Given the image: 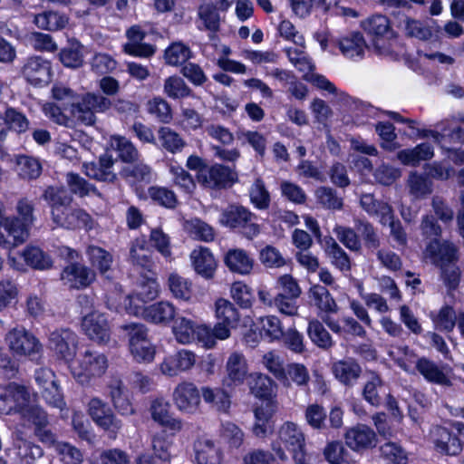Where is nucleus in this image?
Returning <instances> with one entry per match:
<instances>
[{
  "instance_id": "f257e3e1",
  "label": "nucleus",
  "mask_w": 464,
  "mask_h": 464,
  "mask_svg": "<svg viewBox=\"0 0 464 464\" xmlns=\"http://www.w3.org/2000/svg\"><path fill=\"white\" fill-rule=\"evenodd\" d=\"M257 217L248 208L241 205H229L220 216L219 222L225 227L238 229L244 237L253 239L260 234V226L256 223Z\"/></svg>"
},
{
  "instance_id": "f03ea898",
  "label": "nucleus",
  "mask_w": 464,
  "mask_h": 464,
  "mask_svg": "<svg viewBox=\"0 0 464 464\" xmlns=\"http://www.w3.org/2000/svg\"><path fill=\"white\" fill-rule=\"evenodd\" d=\"M109 366L105 354L97 351L86 350L78 361L77 366H71V372L78 382L88 384L93 378L102 377Z\"/></svg>"
},
{
  "instance_id": "7ed1b4c3",
  "label": "nucleus",
  "mask_w": 464,
  "mask_h": 464,
  "mask_svg": "<svg viewBox=\"0 0 464 464\" xmlns=\"http://www.w3.org/2000/svg\"><path fill=\"white\" fill-rule=\"evenodd\" d=\"M88 413L92 421L107 437L115 440L122 429V421L116 417L111 407L100 398H92L88 403Z\"/></svg>"
},
{
  "instance_id": "20e7f679",
  "label": "nucleus",
  "mask_w": 464,
  "mask_h": 464,
  "mask_svg": "<svg viewBox=\"0 0 464 464\" xmlns=\"http://www.w3.org/2000/svg\"><path fill=\"white\" fill-rule=\"evenodd\" d=\"M30 399V392L24 385L16 382L0 384V414H19Z\"/></svg>"
},
{
  "instance_id": "39448f33",
  "label": "nucleus",
  "mask_w": 464,
  "mask_h": 464,
  "mask_svg": "<svg viewBox=\"0 0 464 464\" xmlns=\"http://www.w3.org/2000/svg\"><path fill=\"white\" fill-rule=\"evenodd\" d=\"M47 347L58 359L71 362L77 353V334L68 328L55 329L49 334Z\"/></svg>"
},
{
  "instance_id": "423d86ee",
  "label": "nucleus",
  "mask_w": 464,
  "mask_h": 464,
  "mask_svg": "<svg viewBox=\"0 0 464 464\" xmlns=\"http://www.w3.org/2000/svg\"><path fill=\"white\" fill-rule=\"evenodd\" d=\"M10 352L14 355L31 356L42 352L43 345L30 332L24 328H14L5 335Z\"/></svg>"
},
{
  "instance_id": "0eeeda50",
  "label": "nucleus",
  "mask_w": 464,
  "mask_h": 464,
  "mask_svg": "<svg viewBox=\"0 0 464 464\" xmlns=\"http://www.w3.org/2000/svg\"><path fill=\"white\" fill-rule=\"evenodd\" d=\"M21 75L31 85L48 84L52 80L51 62L38 55L28 57L21 68Z\"/></svg>"
},
{
  "instance_id": "6e6552de",
  "label": "nucleus",
  "mask_w": 464,
  "mask_h": 464,
  "mask_svg": "<svg viewBox=\"0 0 464 464\" xmlns=\"http://www.w3.org/2000/svg\"><path fill=\"white\" fill-rule=\"evenodd\" d=\"M130 313L140 315L144 320L156 324H169L175 318L176 308L169 301H160L148 306L130 307Z\"/></svg>"
},
{
  "instance_id": "1a4fd4ad",
  "label": "nucleus",
  "mask_w": 464,
  "mask_h": 464,
  "mask_svg": "<svg viewBox=\"0 0 464 464\" xmlns=\"http://www.w3.org/2000/svg\"><path fill=\"white\" fill-rule=\"evenodd\" d=\"M29 237V228L19 218H6L0 222V246L12 249L23 244Z\"/></svg>"
},
{
  "instance_id": "9d476101",
  "label": "nucleus",
  "mask_w": 464,
  "mask_h": 464,
  "mask_svg": "<svg viewBox=\"0 0 464 464\" xmlns=\"http://www.w3.org/2000/svg\"><path fill=\"white\" fill-rule=\"evenodd\" d=\"M82 329L88 338L99 344H106L111 339V327L105 314L92 311L82 320Z\"/></svg>"
},
{
  "instance_id": "9b49d317",
  "label": "nucleus",
  "mask_w": 464,
  "mask_h": 464,
  "mask_svg": "<svg viewBox=\"0 0 464 464\" xmlns=\"http://www.w3.org/2000/svg\"><path fill=\"white\" fill-rule=\"evenodd\" d=\"M198 28L208 32L210 40L217 38V34L221 29L225 15L219 11L215 3L203 1L197 9Z\"/></svg>"
},
{
  "instance_id": "f8f14e48",
  "label": "nucleus",
  "mask_w": 464,
  "mask_h": 464,
  "mask_svg": "<svg viewBox=\"0 0 464 464\" xmlns=\"http://www.w3.org/2000/svg\"><path fill=\"white\" fill-rule=\"evenodd\" d=\"M237 173L229 167L216 164L200 169L198 181L210 188H221L231 186L237 180Z\"/></svg>"
},
{
  "instance_id": "ddd939ff",
  "label": "nucleus",
  "mask_w": 464,
  "mask_h": 464,
  "mask_svg": "<svg viewBox=\"0 0 464 464\" xmlns=\"http://www.w3.org/2000/svg\"><path fill=\"white\" fill-rule=\"evenodd\" d=\"M197 359L194 352L181 349L165 357L160 364V371L162 374L169 377L178 376L181 372L190 371L195 366Z\"/></svg>"
},
{
  "instance_id": "4468645a",
  "label": "nucleus",
  "mask_w": 464,
  "mask_h": 464,
  "mask_svg": "<svg viewBox=\"0 0 464 464\" xmlns=\"http://www.w3.org/2000/svg\"><path fill=\"white\" fill-rule=\"evenodd\" d=\"M172 399L176 407L182 412H195L200 403V394L191 382H181L174 389Z\"/></svg>"
},
{
  "instance_id": "2eb2a0df",
  "label": "nucleus",
  "mask_w": 464,
  "mask_h": 464,
  "mask_svg": "<svg viewBox=\"0 0 464 464\" xmlns=\"http://www.w3.org/2000/svg\"><path fill=\"white\" fill-rule=\"evenodd\" d=\"M431 441L437 452L447 456H457L462 451L459 438L442 426H434L430 430Z\"/></svg>"
},
{
  "instance_id": "dca6fc26",
  "label": "nucleus",
  "mask_w": 464,
  "mask_h": 464,
  "mask_svg": "<svg viewBox=\"0 0 464 464\" xmlns=\"http://www.w3.org/2000/svg\"><path fill=\"white\" fill-rule=\"evenodd\" d=\"M62 280L72 288H85L94 282L96 275L90 267L78 262L70 263L61 274Z\"/></svg>"
},
{
  "instance_id": "f3484780",
  "label": "nucleus",
  "mask_w": 464,
  "mask_h": 464,
  "mask_svg": "<svg viewBox=\"0 0 464 464\" xmlns=\"http://www.w3.org/2000/svg\"><path fill=\"white\" fill-rule=\"evenodd\" d=\"M345 444L354 451L371 449L376 444L375 432L365 424H357L346 430Z\"/></svg>"
},
{
  "instance_id": "a211bd4d",
  "label": "nucleus",
  "mask_w": 464,
  "mask_h": 464,
  "mask_svg": "<svg viewBox=\"0 0 464 464\" xmlns=\"http://www.w3.org/2000/svg\"><path fill=\"white\" fill-rule=\"evenodd\" d=\"M152 254L145 237H140L130 243L128 261L133 266L151 273L154 268Z\"/></svg>"
},
{
  "instance_id": "6ab92c4d",
  "label": "nucleus",
  "mask_w": 464,
  "mask_h": 464,
  "mask_svg": "<svg viewBox=\"0 0 464 464\" xmlns=\"http://www.w3.org/2000/svg\"><path fill=\"white\" fill-rule=\"evenodd\" d=\"M150 411L152 420L175 434L182 430L180 419L174 418L170 413V404L162 398L151 401Z\"/></svg>"
},
{
  "instance_id": "aec40b11",
  "label": "nucleus",
  "mask_w": 464,
  "mask_h": 464,
  "mask_svg": "<svg viewBox=\"0 0 464 464\" xmlns=\"http://www.w3.org/2000/svg\"><path fill=\"white\" fill-rule=\"evenodd\" d=\"M128 42L123 45L126 53L138 57H150L154 54L155 47L143 42L146 33L139 25H133L126 32Z\"/></svg>"
},
{
  "instance_id": "412c9836",
  "label": "nucleus",
  "mask_w": 464,
  "mask_h": 464,
  "mask_svg": "<svg viewBox=\"0 0 464 464\" xmlns=\"http://www.w3.org/2000/svg\"><path fill=\"white\" fill-rule=\"evenodd\" d=\"M332 371L335 379L346 387L354 386L362 372L358 362L351 357L334 362Z\"/></svg>"
},
{
  "instance_id": "4be33fe9",
  "label": "nucleus",
  "mask_w": 464,
  "mask_h": 464,
  "mask_svg": "<svg viewBox=\"0 0 464 464\" xmlns=\"http://www.w3.org/2000/svg\"><path fill=\"white\" fill-rule=\"evenodd\" d=\"M439 130H428L424 137L431 136L441 148L449 147L448 144H459L464 141V129L454 121H442L438 126Z\"/></svg>"
},
{
  "instance_id": "5701e85b",
  "label": "nucleus",
  "mask_w": 464,
  "mask_h": 464,
  "mask_svg": "<svg viewBox=\"0 0 464 464\" xmlns=\"http://www.w3.org/2000/svg\"><path fill=\"white\" fill-rule=\"evenodd\" d=\"M425 254L437 266L442 267L446 265L455 263L457 260V248L449 242L440 244L437 239L429 243Z\"/></svg>"
},
{
  "instance_id": "b1692460",
  "label": "nucleus",
  "mask_w": 464,
  "mask_h": 464,
  "mask_svg": "<svg viewBox=\"0 0 464 464\" xmlns=\"http://www.w3.org/2000/svg\"><path fill=\"white\" fill-rule=\"evenodd\" d=\"M420 373L427 382L441 386L452 385L448 374L435 362L427 357H420L415 366V373Z\"/></svg>"
},
{
  "instance_id": "393cba45",
  "label": "nucleus",
  "mask_w": 464,
  "mask_h": 464,
  "mask_svg": "<svg viewBox=\"0 0 464 464\" xmlns=\"http://www.w3.org/2000/svg\"><path fill=\"white\" fill-rule=\"evenodd\" d=\"M337 45L343 56L349 59H362L367 48L362 34L352 32L337 41Z\"/></svg>"
},
{
  "instance_id": "a878e982",
  "label": "nucleus",
  "mask_w": 464,
  "mask_h": 464,
  "mask_svg": "<svg viewBox=\"0 0 464 464\" xmlns=\"http://www.w3.org/2000/svg\"><path fill=\"white\" fill-rule=\"evenodd\" d=\"M227 386H237L243 383L247 374V364L245 356L237 352L232 353L226 364Z\"/></svg>"
},
{
  "instance_id": "bb28decb",
  "label": "nucleus",
  "mask_w": 464,
  "mask_h": 464,
  "mask_svg": "<svg viewBox=\"0 0 464 464\" xmlns=\"http://www.w3.org/2000/svg\"><path fill=\"white\" fill-rule=\"evenodd\" d=\"M150 276L142 278L135 290V292L129 296V305L127 306L130 311V308H134L135 305H139L136 302L141 301L146 303L151 301L158 296L159 294V284L156 280L155 274L150 273Z\"/></svg>"
},
{
  "instance_id": "cd10ccee",
  "label": "nucleus",
  "mask_w": 464,
  "mask_h": 464,
  "mask_svg": "<svg viewBox=\"0 0 464 464\" xmlns=\"http://www.w3.org/2000/svg\"><path fill=\"white\" fill-rule=\"evenodd\" d=\"M195 271L201 276L212 278L217 268L216 260L208 248L200 246L190 254Z\"/></svg>"
},
{
  "instance_id": "c85d7f7f",
  "label": "nucleus",
  "mask_w": 464,
  "mask_h": 464,
  "mask_svg": "<svg viewBox=\"0 0 464 464\" xmlns=\"http://www.w3.org/2000/svg\"><path fill=\"white\" fill-rule=\"evenodd\" d=\"M278 437L288 450L305 447V437L301 428L295 422L286 421L279 429Z\"/></svg>"
},
{
  "instance_id": "c756f323",
  "label": "nucleus",
  "mask_w": 464,
  "mask_h": 464,
  "mask_svg": "<svg viewBox=\"0 0 464 464\" xmlns=\"http://www.w3.org/2000/svg\"><path fill=\"white\" fill-rule=\"evenodd\" d=\"M390 358L404 372L415 373V366L418 364L419 357L409 346H392L389 353Z\"/></svg>"
},
{
  "instance_id": "7c9ffc66",
  "label": "nucleus",
  "mask_w": 464,
  "mask_h": 464,
  "mask_svg": "<svg viewBox=\"0 0 464 464\" xmlns=\"http://www.w3.org/2000/svg\"><path fill=\"white\" fill-rule=\"evenodd\" d=\"M225 264L230 271L239 275H248L254 266V260L243 249H231L225 256Z\"/></svg>"
},
{
  "instance_id": "2f4dec72",
  "label": "nucleus",
  "mask_w": 464,
  "mask_h": 464,
  "mask_svg": "<svg viewBox=\"0 0 464 464\" xmlns=\"http://www.w3.org/2000/svg\"><path fill=\"white\" fill-rule=\"evenodd\" d=\"M321 318L335 334L344 332L347 334L360 338H364L366 336V331L363 326L351 316H345L343 318V326H341L336 320L331 318L329 315H322Z\"/></svg>"
},
{
  "instance_id": "473e14b6",
  "label": "nucleus",
  "mask_w": 464,
  "mask_h": 464,
  "mask_svg": "<svg viewBox=\"0 0 464 464\" xmlns=\"http://www.w3.org/2000/svg\"><path fill=\"white\" fill-rule=\"evenodd\" d=\"M202 397L206 403L217 411L227 413L231 406L230 396L220 388H202Z\"/></svg>"
},
{
  "instance_id": "72a5a7b5",
  "label": "nucleus",
  "mask_w": 464,
  "mask_h": 464,
  "mask_svg": "<svg viewBox=\"0 0 464 464\" xmlns=\"http://www.w3.org/2000/svg\"><path fill=\"white\" fill-rule=\"evenodd\" d=\"M68 23L69 18L65 14L53 11H45L34 17V24L38 28L47 31L63 29Z\"/></svg>"
},
{
  "instance_id": "f704fd0d",
  "label": "nucleus",
  "mask_w": 464,
  "mask_h": 464,
  "mask_svg": "<svg viewBox=\"0 0 464 464\" xmlns=\"http://www.w3.org/2000/svg\"><path fill=\"white\" fill-rule=\"evenodd\" d=\"M22 256L25 264L34 269L45 270L53 266V259L44 252L40 247L28 246L22 252Z\"/></svg>"
},
{
  "instance_id": "c9c22d12",
  "label": "nucleus",
  "mask_w": 464,
  "mask_h": 464,
  "mask_svg": "<svg viewBox=\"0 0 464 464\" xmlns=\"http://www.w3.org/2000/svg\"><path fill=\"white\" fill-rule=\"evenodd\" d=\"M16 171L19 177L24 180L38 179L43 170L42 164L37 158L28 155L16 157Z\"/></svg>"
},
{
  "instance_id": "e433bc0d",
  "label": "nucleus",
  "mask_w": 464,
  "mask_h": 464,
  "mask_svg": "<svg viewBox=\"0 0 464 464\" xmlns=\"http://www.w3.org/2000/svg\"><path fill=\"white\" fill-rule=\"evenodd\" d=\"M310 295L314 302L315 306L320 311L325 313L324 315H329V314H336L338 312V305L335 300L324 286L320 285L312 286L310 288Z\"/></svg>"
},
{
  "instance_id": "4c0bfd02",
  "label": "nucleus",
  "mask_w": 464,
  "mask_h": 464,
  "mask_svg": "<svg viewBox=\"0 0 464 464\" xmlns=\"http://www.w3.org/2000/svg\"><path fill=\"white\" fill-rule=\"evenodd\" d=\"M410 194L415 198H422L432 192L433 184L430 179L424 174L411 171L407 179Z\"/></svg>"
},
{
  "instance_id": "58836bf2",
  "label": "nucleus",
  "mask_w": 464,
  "mask_h": 464,
  "mask_svg": "<svg viewBox=\"0 0 464 464\" xmlns=\"http://www.w3.org/2000/svg\"><path fill=\"white\" fill-rule=\"evenodd\" d=\"M325 252L331 258L332 264L343 272L351 270V260L347 253L333 237L325 238Z\"/></svg>"
},
{
  "instance_id": "ea45409f",
  "label": "nucleus",
  "mask_w": 464,
  "mask_h": 464,
  "mask_svg": "<svg viewBox=\"0 0 464 464\" xmlns=\"http://www.w3.org/2000/svg\"><path fill=\"white\" fill-rule=\"evenodd\" d=\"M197 324L184 316L177 317L172 326L176 341L181 344H188L195 341Z\"/></svg>"
},
{
  "instance_id": "a19ab883",
  "label": "nucleus",
  "mask_w": 464,
  "mask_h": 464,
  "mask_svg": "<svg viewBox=\"0 0 464 464\" xmlns=\"http://www.w3.org/2000/svg\"><path fill=\"white\" fill-rule=\"evenodd\" d=\"M285 378L287 382L280 380L282 385L290 388L292 383L298 387H304L310 382V374L308 369L302 363L293 362L285 367Z\"/></svg>"
},
{
  "instance_id": "79ce46f5",
  "label": "nucleus",
  "mask_w": 464,
  "mask_h": 464,
  "mask_svg": "<svg viewBox=\"0 0 464 464\" xmlns=\"http://www.w3.org/2000/svg\"><path fill=\"white\" fill-rule=\"evenodd\" d=\"M361 207L371 216L380 218V222L385 218H391L392 208L384 201L374 198L372 194H363L360 198Z\"/></svg>"
},
{
  "instance_id": "37998d69",
  "label": "nucleus",
  "mask_w": 464,
  "mask_h": 464,
  "mask_svg": "<svg viewBox=\"0 0 464 464\" xmlns=\"http://www.w3.org/2000/svg\"><path fill=\"white\" fill-rule=\"evenodd\" d=\"M164 93L170 99L181 100L192 95V90L185 81L177 75L169 76L164 81Z\"/></svg>"
},
{
  "instance_id": "c03bdc74",
  "label": "nucleus",
  "mask_w": 464,
  "mask_h": 464,
  "mask_svg": "<svg viewBox=\"0 0 464 464\" xmlns=\"http://www.w3.org/2000/svg\"><path fill=\"white\" fill-rule=\"evenodd\" d=\"M317 204L330 210H340L343 206V200L338 196L336 190L330 187L321 186L314 191Z\"/></svg>"
},
{
  "instance_id": "a18cd8bd",
  "label": "nucleus",
  "mask_w": 464,
  "mask_h": 464,
  "mask_svg": "<svg viewBox=\"0 0 464 464\" xmlns=\"http://www.w3.org/2000/svg\"><path fill=\"white\" fill-rule=\"evenodd\" d=\"M255 423L252 431L258 438H265L272 430L271 418L273 411L269 405L261 406L255 410Z\"/></svg>"
},
{
  "instance_id": "49530a36",
  "label": "nucleus",
  "mask_w": 464,
  "mask_h": 464,
  "mask_svg": "<svg viewBox=\"0 0 464 464\" xmlns=\"http://www.w3.org/2000/svg\"><path fill=\"white\" fill-rule=\"evenodd\" d=\"M86 254L92 266L98 269L102 275H105L110 270L113 262L110 252L100 246H90L86 250Z\"/></svg>"
},
{
  "instance_id": "de8ad7c7",
  "label": "nucleus",
  "mask_w": 464,
  "mask_h": 464,
  "mask_svg": "<svg viewBox=\"0 0 464 464\" xmlns=\"http://www.w3.org/2000/svg\"><path fill=\"white\" fill-rule=\"evenodd\" d=\"M168 287L172 295L180 300L188 301L192 295V284L177 273H171L168 278Z\"/></svg>"
},
{
  "instance_id": "09e8293b",
  "label": "nucleus",
  "mask_w": 464,
  "mask_h": 464,
  "mask_svg": "<svg viewBox=\"0 0 464 464\" xmlns=\"http://www.w3.org/2000/svg\"><path fill=\"white\" fill-rule=\"evenodd\" d=\"M111 146L118 152V157L124 162L138 160L140 153L134 144L127 138L120 135L111 137Z\"/></svg>"
},
{
  "instance_id": "8fccbe9b",
  "label": "nucleus",
  "mask_w": 464,
  "mask_h": 464,
  "mask_svg": "<svg viewBox=\"0 0 464 464\" xmlns=\"http://www.w3.org/2000/svg\"><path fill=\"white\" fill-rule=\"evenodd\" d=\"M216 317L219 322L237 327L240 315L235 305L227 299L220 298L215 304Z\"/></svg>"
},
{
  "instance_id": "3c124183",
  "label": "nucleus",
  "mask_w": 464,
  "mask_h": 464,
  "mask_svg": "<svg viewBox=\"0 0 464 464\" xmlns=\"http://www.w3.org/2000/svg\"><path fill=\"white\" fill-rule=\"evenodd\" d=\"M382 386L383 382L380 375L374 372H370L369 379L365 382L362 392L363 399L372 406H380L382 403V398L379 392Z\"/></svg>"
},
{
  "instance_id": "603ef678",
  "label": "nucleus",
  "mask_w": 464,
  "mask_h": 464,
  "mask_svg": "<svg viewBox=\"0 0 464 464\" xmlns=\"http://www.w3.org/2000/svg\"><path fill=\"white\" fill-rule=\"evenodd\" d=\"M250 202L259 210H266L269 208L271 198L266 189L265 182L257 178L249 188Z\"/></svg>"
},
{
  "instance_id": "864d4df0",
  "label": "nucleus",
  "mask_w": 464,
  "mask_h": 464,
  "mask_svg": "<svg viewBox=\"0 0 464 464\" xmlns=\"http://www.w3.org/2000/svg\"><path fill=\"white\" fill-rule=\"evenodd\" d=\"M159 140L162 148L173 154L180 152L186 146V141L180 135L169 127L159 130Z\"/></svg>"
},
{
  "instance_id": "5fc2aeb1",
  "label": "nucleus",
  "mask_w": 464,
  "mask_h": 464,
  "mask_svg": "<svg viewBox=\"0 0 464 464\" xmlns=\"http://www.w3.org/2000/svg\"><path fill=\"white\" fill-rule=\"evenodd\" d=\"M42 198L48 203L51 211L59 209L65 205H70L72 201V197L66 193L63 188L54 186L47 187Z\"/></svg>"
},
{
  "instance_id": "6e6d98bb",
  "label": "nucleus",
  "mask_w": 464,
  "mask_h": 464,
  "mask_svg": "<svg viewBox=\"0 0 464 464\" xmlns=\"http://www.w3.org/2000/svg\"><path fill=\"white\" fill-rule=\"evenodd\" d=\"M285 53L290 63L304 74V77H307L309 73L314 72V65L308 56V54L303 50L297 48H285Z\"/></svg>"
},
{
  "instance_id": "4d7b16f0",
  "label": "nucleus",
  "mask_w": 464,
  "mask_h": 464,
  "mask_svg": "<svg viewBox=\"0 0 464 464\" xmlns=\"http://www.w3.org/2000/svg\"><path fill=\"white\" fill-rule=\"evenodd\" d=\"M307 333L312 342L320 348L328 349L334 344L330 334L318 320L309 322Z\"/></svg>"
},
{
  "instance_id": "13d9d810",
  "label": "nucleus",
  "mask_w": 464,
  "mask_h": 464,
  "mask_svg": "<svg viewBox=\"0 0 464 464\" xmlns=\"http://www.w3.org/2000/svg\"><path fill=\"white\" fill-rule=\"evenodd\" d=\"M185 227L196 239L209 242L215 238L214 228L199 218H192L187 221Z\"/></svg>"
},
{
  "instance_id": "bf43d9fd",
  "label": "nucleus",
  "mask_w": 464,
  "mask_h": 464,
  "mask_svg": "<svg viewBox=\"0 0 464 464\" xmlns=\"http://www.w3.org/2000/svg\"><path fill=\"white\" fill-rule=\"evenodd\" d=\"M195 459L198 464H220L221 462L219 450L209 440L198 445Z\"/></svg>"
},
{
  "instance_id": "052dcab7",
  "label": "nucleus",
  "mask_w": 464,
  "mask_h": 464,
  "mask_svg": "<svg viewBox=\"0 0 464 464\" xmlns=\"http://www.w3.org/2000/svg\"><path fill=\"white\" fill-rule=\"evenodd\" d=\"M262 363L266 369L272 373L275 378L280 382L284 380L287 382L285 378V368L284 366V360L278 353L270 351L263 355Z\"/></svg>"
},
{
  "instance_id": "680f3d73",
  "label": "nucleus",
  "mask_w": 464,
  "mask_h": 464,
  "mask_svg": "<svg viewBox=\"0 0 464 464\" xmlns=\"http://www.w3.org/2000/svg\"><path fill=\"white\" fill-rule=\"evenodd\" d=\"M361 26L369 34L382 36L390 30V22L385 15L375 14L362 21Z\"/></svg>"
},
{
  "instance_id": "e2e57ef3",
  "label": "nucleus",
  "mask_w": 464,
  "mask_h": 464,
  "mask_svg": "<svg viewBox=\"0 0 464 464\" xmlns=\"http://www.w3.org/2000/svg\"><path fill=\"white\" fill-rule=\"evenodd\" d=\"M305 422L314 430H323L325 428L327 413L325 409L318 404H309L304 412Z\"/></svg>"
},
{
  "instance_id": "0e129e2a",
  "label": "nucleus",
  "mask_w": 464,
  "mask_h": 464,
  "mask_svg": "<svg viewBox=\"0 0 464 464\" xmlns=\"http://www.w3.org/2000/svg\"><path fill=\"white\" fill-rule=\"evenodd\" d=\"M338 240L349 250L358 252L361 250L362 245L358 234L354 229L337 225L334 228Z\"/></svg>"
},
{
  "instance_id": "69168bd1",
  "label": "nucleus",
  "mask_w": 464,
  "mask_h": 464,
  "mask_svg": "<svg viewBox=\"0 0 464 464\" xmlns=\"http://www.w3.org/2000/svg\"><path fill=\"white\" fill-rule=\"evenodd\" d=\"M253 381L250 384L252 393L258 398H268L272 395L275 387V382L267 375L256 373L252 376Z\"/></svg>"
},
{
  "instance_id": "338daca9",
  "label": "nucleus",
  "mask_w": 464,
  "mask_h": 464,
  "mask_svg": "<svg viewBox=\"0 0 464 464\" xmlns=\"http://www.w3.org/2000/svg\"><path fill=\"white\" fill-rule=\"evenodd\" d=\"M191 55L189 47L182 43H173L165 51V60L169 65L177 66L187 62Z\"/></svg>"
},
{
  "instance_id": "774afa93",
  "label": "nucleus",
  "mask_w": 464,
  "mask_h": 464,
  "mask_svg": "<svg viewBox=\"0 0 464 464\" xmlns=\"http://www.w3.org/2000/svg\"><path fill=\"white\" fill-rule=\"evenodd\" d=\"M54 450L64 464H82L83 462V455L81 450L70 443L62 441L56 444Z\"/></svg>"
}]
</instances>
